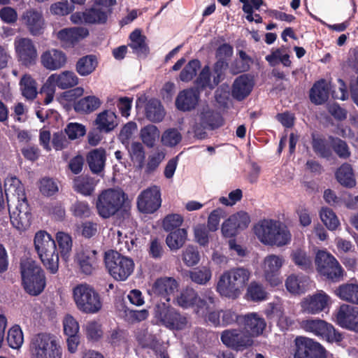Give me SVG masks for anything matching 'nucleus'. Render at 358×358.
<instances>
[{
	"instance_id": "5",
	"label": "nucleus",
	"mask_w": 358,
	"mask_h": 358,
	"mask_svg": "<svg viewBox=\"0 0 358 358\" xmlns=\"http://www.w3.org/2000/svg\"><path fill=\"white\" fill-rule=\"evenodd\" d=\"M127 198V194L120 189L110 188L103 191L96 202L98 215L103 219L116 215L123 208Z\"/></svg>"
},
{
	"instance_id": "63",
	"label": "nucleus",
	"mask_w": 358,
	"mask_h": 358,
	"mask_svg": "<svg viewBox=\"0 0 358 358\" xmlns=\"http://www.w3.org/2000/svg\"><path fill=\"white\" fill-rule=\"evenodd\" d=\"M136 130L137 124L134 122L131 121L124 124L119 134V138L121 142L124 145H127Z\"/></svg>"
},
{
	"instance_id": "33",
	"label": "nucleus",
	"mask_w": 358,
	"mask_h": 358,
	"mask_svg": "<svg viewBox=\"0 0 358 358\" xmlns=\"http://www.w3.org/2000/svg\"><path fill=\"white\" fill-rule=\"evenodd\" d=\"M160 136L159 129L157 126L152 124L144 126L139 131L140 139L149 148L155 146Z\"/></svg>"
},
{
	"instance_id": "19",
	"label": "nucleus",
	"mask_w": 358,
	"mask_h": 358,
	"mask_svg": "<svg viewBox=\"0 0 358 358\" xmlns=\"http://www.w3.org/2000/svg\"><path fill=\"white\" fill-rule=\"evenodd\" d=\"M336 322L341 327L358 332V308L348 304L341 305L336 315Z\"/></svg>"
},
{
	"instance_id": "10",
	"label": "nucleus",
	"mask_w": 358,
	"mask_h": 358,
	"mask_svg": "<svg viewBox=\"0 0 358 358\" xmlns=\"http://www.w3.org/2000/svg\"><path fill=\"white\" fill-rule=\"evenodd\" d=\"M285 262V258L278 255L271 254L262 260L261 267L264 280L271 287H277L282 284L280 270Z\"/></svg>"
},
{
	"instance_id": "57",
	"label": "nucleus",
	"mask_w": 358,
	"mask_h": 358,
	"mask_svg": "<svg viewBox=\"0 0 358 358\" xmlns=\"http://www.w3.org/2000/svg\"><path fill=\"white\" fill-rule=\"evenodd\" d=\"M292 261L302 269H307L310 267L312 262L305 250L297 248L292 251L291 254Z\"/></svg>"
},
{
	"instance_id": "60",
	"label": "nucleus",
	"mask_w": 358,
	"mask_h": 358,
	"mask_svg": "<svg viewBox=\"0 0 358 358\" xmlns=\"http://www.w3.org/2000/svg\"><path fill=\"white\" fill-rule=\"evenodd\" d=\"M7 341L9 346L13 349H18L22 346L24 338L19 327H13L8 331Z\"/></svg>"
},
{
	"instance_id": "11",
	"label": "nucleus",
	"mask_w": 358,
	"mask_h": 358,
	"mask_svg": "<svg viewBox=\"0 0 358 358\" xmlns=\"http://www.w3.org/2000/svg\"><path fill=\"white\" fill-rule=\"evenodd\" d=\"M315 265L318 273L328 279L338 280L343 275V269L338 262L327 251L317 252Z\"/></svg>"
},
{
	"instance_id": "25",
	"label": "nucleus",
	"mask_w": 358,
	"mask_h": 358,
	"mask_svg": "<svg viewBox=\"0 0 358 358\" xmlns=\"http://www.w3.org/2000/svg\"><path fill=\"white\" fill-rule=\"evenodd\" d=\"M67 61L66 55L57 49L48 50L42 53L41 62L44 68L50 71H56L63 68Z\"/></svg>"
},
{
	"instance_id": "32",
	"label": "nucleus",
	"mask_w": 358,
	"mask_h": 358,
	"mask_svg": "<svg viewBox=\"0 0 358 358\" xmlns=\"http://www.w3.org/2000/svg\"><path fill=\"white\" fill-rule=\"evenodd\" d=\"M335 294L343 301L358 305V284H343L335 290Z\"/></svg>"
},
{
	"instance_id": "2",
	"label": "nucleus",
	"mask_w": 358,
	"mask_h": 358,
	"mask_svg": "<svg viewBox=\"0 0 358 358\" xmlns=\"http://www.w3.org/2000/svg\"><path fill=\"white\" fill-rule=\"evenodd\" d=\"M255 234L264 245L281 247L289 244L292 235L288 228L281 222L264 220L255 227Z\"/></svg>"
},
{
	"instance_id": "64",
	"label": "nucleus",
	"mask_w": 358,
	"mask_h": 358,
	"mask_svg": "<svg viewBox=\"0 0 358 358\" xmlns=\"http://www.w3.org/2000/svg\"><path fill=\"white\" fill-rule=\"evenodd\" d=\"M73 215L78 217H87L91 214V209L87 202L77 201L71 206Z\"/></svg>"
},
{
	"instance_id": "24",
	"label": "nucleus",
	"mask_w": 358,
	"mask_h": 358,
	"mask_svg": "<svg viewBox=\"0 0 358 358\" xmlns=\"http://www.w3.org/2000/svg\"><path fill=\"white\" fill-rule=\"evenodd\" d=\"M238 322L243 324V330L252 338L262 334L266 327L264 320L257 313H250L239 317Z\"/></svg>"
},
{
	"instance_id": "38",
	"label": "nucleus",
	"mask_w": 358,
	"mask_h": 358,
	"mask_svg": "<svg viewBox=\"0 0 358 358\" xmlns=\"http://www.w3.org/2000/svg\"><path fill=\"white\" fill-rule=\"evenodd\" d=\"M329 96V86L324 80L314 84L310 92L311 101L317 105L325 102Z\"/></svg>"
},
{
	"instance_id": "16",
	"label": "nucleus",
	"mask_w": 358,
	"mask_h": 358,
	"mask_svg": "<svg viewBox=\"0 0 358 358\" xmlns=\"http://www.w3.org/2000/svg\"><path fill=\"white\" fill-rule=\"evenodd\" d=\"M161 194L159 187L152 186L143 190L137 198L138 210L144 213H152L161 206Z\"/></svg>"
},
{
	"instance_id": "56",
	"label": "nucleus",
	"mask_w": 358,
	"mask_h": 358,
	"mask_svg": "<svg viewBox=\"0 0 358 358\" xmlns=\"http://www.w3.org/2000/svg\"><path fill=\"white\" fill-rule=\"evenodd\" d=\"M182 259L188 267L197 265L200 261V254L197 248L192 245H187L182 250Z\"/></svg>"
},
{
	"instance_id": "62",
	"label": "nucleus",
	"mask_w": 358,
	"mask_h": 358,
	"mask_svg": "<svg viewBox=\"0 0 358 358\" xmlns=\"http://www.w3.org/2000/svg\"><path fill=\"white\" fill-rule=\"evenodd\" d=\"M195 241L201 246H206L209 242L208 229L205 224H199L194 227Z\"/></svg>"
},
{
	"instance_id": "59",
	"label": "nucleus",
	"mask_w": 358,
	"mask_h": 358,
	"mask_svg": "<svg viewBox=\"0 0 358 358\" xmlns=\"http://www.w3.org/2000/svg\"><path fill=\"white\" fill-rule=\"evenodd\" d=\"M39 190L43 195L50 196L59 191L58 184L52 178H43L39 182Z\"/></svg>"
},
{
	"instance_id": "17",
	"label": "nucleus",
	"mask_w": 358,
	"mask_h": 358,
	"mask_svg": "<svg viewBox=\"0 0 358 358\" xmlns=\"http://www.w3.org/2000/svg\"><path fill=\"white\" fill-rule=\"evenodd\" d=\"M331 303V299L324 292L320 290L308 295L301 303L303 312L308 314H317L324 310Z\"/></svg>"
},
{
	"instance_id": "26",
	"label": "nucleus",
	"mask_w": 358,
	"mask_h": 358,
	"mask_svg": "<svg viewBox=\"0 0 358 358\" xmlns=\"http://www.w3.org/2000/svg\"><path fill=\"white\" fill-rule=\"evenodd\" d=\"M224 65V63L222 62H217L214 67V73L213 79H211L210 69L208 66H205L200 72L197 78V84L201 87H209L210 89L214 88L219 84L221 80L222 72V68Z\"/></svg>"
},
{
	"instance_id": "3",
	"label": "nucleus",
	"mask_w": 358,
	"mask_h": 358,
	"mask_svg": "<svg viewBox=\"0 0 358 358\" xmlns=\"http://www.w3.org/2000/svg\"><path fill=\"white\" fill-rule=\"evenodd\" d=\"M35 250L44 266L51 273L59 268V257L55 240L45 231H38L34 237Z\"/></svg>"
},
{
	"instance_id": "37",
	"label": "nucleus",
	"mask_w": 358,
	"mask_h": 358,
	"mask_svg": "<svg viewBox=\"0 0 358 358\" xmlns=\"http://www.w3.org/2000/svg\"><path fill=\"white\" fill-rule=\"evenodd\" d=\"M98 65L96 56L86 55L80 58L76 64V71L81 76H87L92 73Z\"/></svg>"
},
{
	"instance_id": "44",
	"label": "nucleus",
	"mask_w": 358,
	"mask_h": 358,
	"mask_svg": "<svg viewBox=\"0 0 358 358\" xmlns=\"http://www.w3.org/2000/svg\"><path fill=\"white\" fill-rule=\"evenodd\" d=\"M96 186V182L92 178L87 176L76 177L73 180L74 189L85 196L92 194Z\"/></svg>"
},
{
	"instance_id": "54",
	"label": "nucleus",
	"mask_w": 358,
	"mask_h": 358,
	"mask_svg": "<svg viewBox=\"0 0 358 358\" xmlns=\"http://www.w3.org/2000/svg\"><path fill=\"white\" fill-rule=\"evenodd\" d=\"M215 296L211 290H206L202 295V298L197 296L196 308L197 313L204 314L205 311L210 309L215 303Z\"/></svg>"
},
{
	"instance_id": "22",
	"label": "nucleus",
	"mask_w": 358,
	"mask_h": 358,
	"mask_svg": "<svg viewBox=\"0 0 358 358\" xmlns=\"http://www.w3.org/2000/svg\"><path fill=\"white\" fill-rule=\"evenodd\" d=\"M22 20L31 35L40 36L44 32L46 23L41 11L27 10L23 13Z\"/></svg>"
},
{
	"instance_id": "31",
	"label": "nucleus",
	"mask_w": 358,
	"mask_h": 358,
	"mask_svg": "<svg viewBox=\"0 0 358 358\" xmlns=\"http://www.w3.org/2000/svg\"><path fill=\"white\" fill-rule=\"evenodd\" d=\"M97 128L104 132H110L118 124L117 115L115 112L105 110L97 115L95 120Z\"/></svg>"
},
{
	"instance_id": "47",
	"label": "nucleus",
	"mask_w": 358,
	"mask_h": 358,
	"mask_svg": "<svg viewBox=\"0 0 358 358\" xmlns=\"http://www.w3.org/2000/svg\"><path fill=\"white\" fill-rule=\"evenodd\" d=\"M319 215L321 221L330 231L336 230L340 226V221L336 213L327 207H322Z\"/></svg>"
},
{
	"instance_id": "52",
	"label": "nucleus",
	"mask_w": 358,
	"mask_h": 358,
	"mask_svg": "<svg viewBox=\"0 0 358 358\" xmlns=\"http://www.w3.org/2000/svg\"><path fill=\"white\" fill-rule=\"evenodd\" d=\"M189 276L192 282L204 285L210 280L212 271L209 267L204 266L189 271Z\"/></svg>"
},
{
	"instance_id": "61",
	"label": "nucleus",
	"mask_w": 358,
	"mask_h": 358,
	"mask_svg": "<svg viewBox=\"0 0 358 358\" xmlns=\"http://www.w3.org/2000/svg\"><path fill=\"white\" fill-rule=\"evenodd\" d=\"M248 296L252 301H262L266 299L267 293L264 287L256 282H252L248 287Z\"/></svg>"
},
{
	"instance_id": "35",
	"label": "nucleus",
	"mask_w": 358,
	"mask_h": 358,
	"mask_svg": "<svg viewBox=\"0 0 358 358\" xmlns=\"http://www.w3.org/2000/svg\"><path fill=\"white\" fill-rule=\"evenodd\" d=\"M129 45L133 52L139 57H145L149 52V48L145 43V36L141 34L139 29H136L130 34Z\"/></svg>"
},
{
	"instance_id": "55",
	"label": "nucleus",
	"mask_w": 358,
	"mask_h": 358,
	"mask_svg": "<svg viewBox=\"0 0 358 358\" xmlns=\"http://www.w3.org/2000/svg\"><path fill=\"white\" fill-rule=\"evenodd\" d=\"M136 338L143 348H150L155 351L158 349V341L156 337L148 332L147 329H140L136 333Z\"/></svg>"
},
{
	"instance_id": "46",
	"label": "nucleus",
	"mask_w": 358,
	"mask_h": 358,
	"mask_svg": "<svg viewBox=\"0 0 358 358\" xmlns=\"http://www.w3.org/2000/svg\"><path fill=\"white\" fill-rule=\"evenodd\" d=\"M108 11L98 8L96 6L85 10V23L87 24H103L107 21Z\"/></svg>"
},
{
	"instance_id": "50",
	"label": "nucleus",
	"mask_w": 358,
	"mask_h": 358,
	"mask_svg": "<svg viewBox=\"0 0 358 358\" xmlns=\"http://www.w3.org/2000/svg\"><path fill=\"white\" fill-rule=\"evenodd\" d=\"M56 240L62 258L67 259L70 256L73 246L71 236L65 232L59 231L56 234Z\"/></svg>"
},
{
	"instance_id": "21",
	"label": "nucleus",
	"mask_w": 358,
	"mask_h": 358,
	"mask_svg": "<svg viewBox=\"0 0 358 358\" xmlns=\"http://www.w3.org/2000/svg\"><path fill=\"white\" fill-rule=\"evenodd\" d=\"M89 31L84 27H70L55 31L53 35L63 47H71L87 37Z\"/></svg>"
},
{
	"instance_id": "9",
	"label": "nucleus",
	"mask_w": 358,
	"mask_h": 358,
	"mask_svg": "<svg viewBox=\"0 0 358 358\" xmlns=\"http://www.w3.org/2000/svg\"><path fill=\"white\" fill-rule=\"evenodd\" d=\"M221 125L220 115L208 106H203L199 109L192 127L194 136L201 139L205 137V129H213Z\"/></svg>"
},
{
	"instance_id": "27",
	"label": "nucleus",
	"mask_w": 358,
	"mask_h": 358,
	"mask_svg": "<svg viewBox=\"0 0 358 358\" xmlns=\"http://www.w3.org/2000/svg\"><path fill=\"white\" fill-rule=\"evenodd\" d=\"M254 83L248 75H241L234 81L231 88V95L236 100L245 99L251 92Z\"/></svg>"
},
{
	"instance_id": "20",
	"label": "nucleus",
	"mask_w": 358,
	"mask_h": 358,
	"mask_svg": "<svg viewBox=\"0 0 358 358\" xmlns=\"http://www.w3.org/2000/svg\"><path fill=\"white\" fill-rule=\"evenodd\" d=\"M13 225L20 231H24L31 224V214L27 201H22L9 208Z\"/></svg>"
},
{
	"instance_id": "39",
	"label": "nucleus",
	"mask_w": 358,
	"mask_h": 358,
	"mask_svg": "<svg viewBox=\"0 0 358 358\" xmlns=\"http://www.w3.org/2000/svg\"><path fill=\"white\" fill-rule=\"evenodd\" d=\"M20 271L22 280L25 279L27 282H29L31 278L37 277L39 275H44V273L41 266L33 259H22L20 263Z\"/></svg>"
},
{
	"instance_id": "30",
	"label": "nucleus",
	"mask_w": 358,
	"mask_h": 358,
	"mask_svg": "<svg viewBox=\"0 0 358 358\" xmlns=\"http://www.w3.org/2000/svg\"><path fill=\"white\" fill-rule=\"evenodd\" d=\"M198 102V94L192 89L180 92L176 100L178 109L182 111L190 110L196 106Z\"/></svg>"
},
{
	"instance_id": "53",
	"label": "nucleus",
	"mask_w": 358,
	"mask_h": 358,
	"mask_svg": "<svg viewBox=\"0 0 358 358\" xmlns=\"http://www.w3.org/2000/svg\"><path fill=\"white\" fill-rule=\"evenodd\" d=\"M306 282L304 277L291 274L285 280V287L290 293L299 294L304 291Z\"/></svg>"
},
{
	"instance_id": "34",
	"label": "nucleus",
	"mask_w": 358,
	"mask_h": 358,
	"mask_svg": "<svg viewBox=\"0 0 358 358\" xmlns=\"http://www.w3.org/2000/svg\"><path fill=\"white\" fill-rule=\"evenodd\" d=\"M87 162L92 172L94 173H101L105 166V150L102 149H94L92 150L87 156Z\"/></svg>"
},
{
	"instance_id": "45",
	"label": "nucleus",
	"mask_w": 358,
	"mask_h": 358,
	"mask_svg": "<svg viewBox=\"0 0 358 358\" xmlns=\"http://www.w3.org/2000/svg\"><path fill=\"white\" fill-rule=\"evenodd\" d=\"M162 144L167 148H175L182 140V134L177 128H169L164 130L161 135Z\"/></svg>"
},
{
	"instance_id": "29",
	"label": "nucleus",
	"mask_w": 358,
	"mask_h": 358,
	"mask_svg": "<svg viewBox=\"0 0 358 358\" xmlns=\"http://www.w3.org/2000/svg\"><path fill=\"white\" fill-rule=\"evenodd\" d=\"M78 262L83 273L92 274L96 267V251L90 248L83 249L78 254Z\"/></svg>"
},
{
	"instance_id": "40",
	"label": "nucleus",
	"mask_w": 358,
	"mask_h": 358,
	"mask_svg": "<svg viewBox=\"0 0 358 358\" xmlns=\"http://www.w3.org/2000/svg\"><path fill=\"white\" fill-rule=\"evenodd\" d=\"M165 112L163 106L157 99H150L145 106V117L152 122H159L163 120Z\"/></svg>"
},
{
	"instance_id": "13",
	"label": "nucleus",
	"mask_w": 358,
	"mask_h": 358,
	"mask_svg": "<svg viewBox=\"0 0 358 358\" xmlns=\"http://www.w3.org/2000/svg\"><path fill=\"white\" fill-rule=\"evenodd\" d=\"M300 327L306 331L321 336L329 342H339L342 340V335L331 324L322 320H303L300 322Z\"/></svg>"
},
{
	"instance_id": "23",
	"label": "nucleus",
	"mask_w": 358,
	"mask_h": 358,
	"mask_svg": "<svg viewBox=\"0 0 358 358\" xmlns=\"http://www.w3.org/2000/svg\"><path fill=\"white\" fill-rule=\"evenodd\" d=\"M177 281L170 277L158 278L152 284L149 293L151 295L161 296L166 302L170 301L169 296L173 294L178 290Z\"/></svg>"
},
{
	"instance_id": "51",
	"label": "nucleus",
	"mask_w": 358,
	"mask_h": 358,
	"mask_svg": "<svg viewBox=\"0 0 358 358\" xmlns=\"http://www.w3.org/2000/svg\"><path fill=\"white\" fill-rule=\"evenodd\" d=\"M197 293L192 288L183 289L176 297V303L184 308L195 306L197 301Z\"/></svg>"
},
{
	"instance_id": "36",
	"label": "nucleus",
	"mask_w": 358,
	"mask_h": 358,
	"mask_svg": "<svg viewBox=\"0 0 358 358\" xmlns=\"http://www.w3.org/2000/svg\"><path fill=\"white\" fill-rule=\"evenodd\" d=\"M336 178L338 182L345 187L352 188L356 185L355 174L349 164L345 163L338 169Z\"/></svg>"
},
{
	"instance_id": "18",
	"label": "nucleus",
	"mask_w": 358,
	"mask_h": 358,
	"mask_svg": "<svg viewBox=\"0 0 358 358\" xmlns=\"http://www.w3.org/2000/svg\"><path fill=\"white\" fill-rule=\"evenodd\" d=\"M4 190L8 208L22 201H27L24 188L20 180L15 176H8L5 179Z\"/></svg>"
},
{
	"instance_id": "12",
	"label": "nucleus",
	"mask_w": 358,
	"mask_h": 358,
	"mask_svg": "<svg viewBox=\"0 0 358 358\" xmlns=\"http://www.w3.org/2000/svg\"><path fill=\"white\" fill-rule=\"evenodd\" d=\"M13 46L16 58L20 64L29 67L36 63L38 51L34 41L29 37H15Z\"/></svg>"
},
{
	"instance_id": "8",
	"label": "nucleus",
	"mask_w": 358,
	"mask_h": 358,
	"mask_svg": "<svg viewBox=\"0 0 358 358\" xmlns=\"http://www.w3.org/2000/svg\"><path fill=\"white\" fill-rule=\"evenodd\" d=\"M105 264L110 275L117 280H127L134 269L132 259L113 250L106 252Z\"/></svg>"
},
{
	"instance_id": "1",
	"label": "nucleus",
	"mask_w": 358,
	"mask_h": 358,
	"mask_svg": "<svg viewBox=\"0 0 358 358\" xmlns=\"http://www.w3.org/2000/svg\"><path fill=\"white\" fill-rule=\"evenodd\" d=\"M251 277V272L244 267H236L224 271L219 277L217 292L223 296L236 299L244 290Z\"/></svg>"
},
{
	"instance_id": "4",
	"label": "nucleus",
	"mask_w": 358,
	"mask_h": 358,
	"mask_svg": "<svg viewBox=\"0 0 358 358\" xmlns=\"http://www.w3.org/2000/svg\"><path fill=\"white\" fill-rule=\"evenodd\" d=\"M72 294L76 306L81 313L94 314L101 309L100 295L91 285L78 284L73 288Z\"/></svg>"
},
{
	"instance_id": "6",
	"label": "nucleus",
	"mask_w": 358,
	"mask_h": 358,
	"mask_svg": "<svg viewBox=\"0 0 358 358\" xmlns=\"http://www.w3.org/2000/svg\"><path fill=\"white\" fill-rule=\"evenodd\" d=\"M154 316L161 324L170 330L182 331L190 327L189 321L185 315L164 301L155 306Z\"/></svg>"
},
{
	"instance_id": "58",
	"label": "nucleus",
	"mask_w": 358,
	"mask_h": 358,
	"mask_svg": "<svg viewBox=\"0 0 358 358\" xmlns=\"http://www.w3.org/2000/svg\"><path fill=\"white\" fill-rule=\"evenodd\" d=\"M200 68V62L197 59H192L183 68L180 73V80L182 82L192 80L196 75Z\"/></svg>"
},
{
	"instance_id": "43",
	"label": "nucleus",
	"mask_w": 358,
	"mask_h": 358,
	"mask_svg": "<svg viewBox=\"0 0 358 358\" xmlns=\"http://www.w3.org/2000/svg\"><path fill=\"white\" fill-rule=\"evenodd\" d=\"M20 87L23 96L32 100L37 95V84L29 74H24L20 80Z\"/></svg>"
},
{
	"instance_id": "14",
	"label": "nucleus",
	"mask_w": 358,
	"mask_h": 358,
	"mask_svg": "<svg viewBox=\"0 0 358 358\" xmlns=\"http://www.w3.org/2000/svg\"><path fill=\"white\" fill-rule=\"evenodd\" d=\"M221 341L224 345L237 351H243L253 345V339L243 329H227L221 334Z\"/></svg>"
},
{
	"instance_id": "49",
	"label": "nucleus",
	"mask_w": 358,
	"mask_h": 358,
	"mask_svg": "<svg viewBox=\"0 0 358 358\" xmlns=\"http://www.w3.org/2000/svg\"><path fill=\"white\" fill-rule=\"evenodd\" d=\"M101 101L95 96H88L80 99L75 105V109L86 113H92L101 106Z\"/></svg>"
},
{
	"instance_id": "48",
	"label": "nucleus",
	"mask_w": 358,
	"mask_h": 358,
	"mask_svg": "<svg viewBox=\"0 0 358 358\" xmlns=\"http://www.w3.org/2000/svg\"><path fill=\"white\" fill-rule=\"evenodd\" d=\"M29 279V282H27L25 279L22 280L24 288L27 292L31 295H38L44 289L45 285V275H39L37 277H33Z\"/></svg>"
},
{
	"instance_id": "41",
	"label": "nucleus",
	"mask_w": 358,
	"mask_h": 358,
	"mask_svg": "<svg viewBox=\"0 0 358 358\" xmlns=\"http://www.w3.org/2000/svg\"><path fill=\"white\" fill-rule=\"evenodd\" d=\"M187 239V231L185 229H177L171 231L166 238V243L172 251L180 249Z\"/></svg>"
},
{
	"instance_id": "42",
	"label": "nucleus",
	"mask_w": 358,
	"mask_h": 358,
	"mask_svg": "<svg viewBox=\"0 0 358 358\" xmlns=\"http://www.w3.org/2000/svg\"><path fill=\"white\" fill-rule=\"evenodd\" d=\"M128 152L134 167L141 170L144 166L145 159V150L142 143L137 141L132 142L128 148Z\"/></svg>"
},
{
	"instance_id": "28",
	"label": "nucleus",
	"mask_w": 358,
	"mask_h": 358,
	"mask_svg": "<svg viewBox=\"0 0 358 358\" xmlns=\"http://www.w3.org/2000/svg\"><path fill=\"white\" fill-rule=\"evenodd\" d=\"M48 79L55 87L61 90L73 87L79 83V78L72 71H64L59 73H53Z\"/></svg>"
},
{
	"instance_id": "15",
	"label": "nucleus",
	"mask_w": 358,
	"mask_h": 358,
	"mask_svg": "<svg viewBox=\"0 0 358 358\" xmlns=\"http://www.w3.org/2000/svg\"><path fill=\"white\" fill-rule=\"evenodd\" d=\"M294 358H326L324 348L313 340L300 337L296 338Z\"/></svg>"
},
{
	"instance_id": "7",
	"label": "nucleus",
	"mask_w": 358,
	"mask_h": 358,
	"mask_svg": "<svg viewBox=\"0 0 358 358\" xmlns=\"http://www.w3.org/2000/svg\"><path fill=\"white\" fill-rule=\"evenodd\" d=\"M31 358H62V349L55 336L39 334L34 336L30 344Z\"/></svg>"
}]
</instances>
